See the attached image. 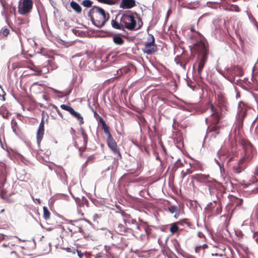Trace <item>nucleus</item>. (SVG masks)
Segmentation results:
<instances>
[{"label": "nucleus", "mask_w": 258, "mask_h": 258, "mask_svg": "<svg viewBox=\"0 0 258 258\" xmlns=\"http://www.w3.org/2000/svg\"><path fill=\"white\" fill-rule=\"evenodd\" d=\"M168 211L172 214L179 211L178 208L176 206H171L168 207Z\"/></svg>", "instance_id": "nucleus-40"}, {"label": "nucleus", "mask_w": 258, "mask_h": 258, "mask_svg": "<svg viewBox=\"0 0 258 258\" xmlns=\"http://www.w3.org/2000/svg\"><path fill=\"white\" fill-rule=\"evenodd\" d=\"M116 231L118 234L122 235L132 234L133 232V230L131 228L126 227L125 224L124 225L121 223L118 224L116 228Z\"/></svg>", "instance_id": "nucleus-18"}, {"label": "nucleus", "mask_w": 258, "mask_h": 258, "mask_svg": "<svg viewBox=\"0 0 258 258\" xmlns=\"http://www.w3.org/2000/svg\"><path fill=\"white\" fill-rule=\"evenodd\" d=\"M119 215L122 217L124 223L126 225V223H131L132 224L135 225L138 229H140V226L138 224V223L136 219L132 218L130 215L126 213L123 211H120L117 212Z\"/></svg>", "instance_id": "nucleus-13"}, {"label": "nucleus", "mask_w": 258, "mask_h": 258, "mask_svg": "<svg viewBox=\"0 0 258 258\" xmlns=\"http://www.w3.org/2000/svg\"><path fill=\"white\" fill-rule=\"evenodd\" d=\"M102 128L104 131V133L107 135V137H108L109 136H111V135L109 131V127L107 126V125L106 124V123H104L101 124Z\"/></svg>", "instance_id": "nucleus-36"}, {"label": "nucleus", "mask_w": 258, "mask_h": 258, "mask_svg": "<svg viewBox=\"0 0 258 258\" xmlns=\"http://www.w3.org/2000/svg\"><path fill=\"white\" fill-rule=\"evenodd\" d=\"M11 126L13 131H15L17 127V122L14 119L11 120Z\"/></svg>", "instance_id": "nucleus-44"}, {"label": "nucleus", "mask_w": 258, "mask_h": 258, "mask_svg": "<svg viewBox=\"0 0 258 258\" xmlns=\"http://www.w3.org/2000/svg\"><path fill=\"white\" fill-rule=\"evenodd\" d=\"M201 246H202V248H203V249H205L208 248V245L206 244H204L203 245H201Z\"/></svg>", "instance_id": "nucleus-60"}, {"label": "nucleus", "mask_w": 258, "mask_h": 258, "mask_svg": "<svg viewBox=\"0 0 258 258\" xmlns=\"http://www.w3.org/2000/svg\"><path fill=\"white\" fill-rule=\"evenodd\" d=\"M21 68H28L35 72V75L40 76L42 72L46 74L49 70H53L57 68L53 57L46 55H41L39 59L38 66L34 65L33 62L27 59L21 60L19 61Z\"/></svg>", "instance_id": "nucleus-1"}, {"label": "nucleus", "mask_w": 258, "mask_h": 258, "mask_svg": "<svg viewBox=\"0 0 258 258\" xmlns=\"http://www.w3.org/2000/svg\"><path fill=\"white\" fill-rule=\"evenodd\" d=\"M216 99L217 103V106L219 108H216L220 113L222 115L226 111L229 109L228 103L225 97L222 93L219 92L216 96Z\"/></svg>", "instance_id": "nucleus-7"}, {"label": "nucleus", "mask_w": 258, "mask_h": 258, "mask_svg": "<svg viewBox=\"0 0 258 258\" xmlns=\"http://www.w3.org/2000/svg\"><path fill=\"white\" fill-rule=\"evenodd\" d=\"M0 114L5 118H8L11 115V113L5 107H1L0 108Z\"/></svg>", "instance_id": "nucleus-31"}, {"label": "nucleus", "mask_w": 258, "mask_h": 258, "mask_svg": "<svg viewBox=\"0 0 258 258\" xmlns=\"http://www.w3.org/2000/svg\"><path fill=\"white\" fill-rule=\"evenodd\" d=\"M209 105L212 113L211 115V118L209 120V122H211V124H213V126H209L207 128V132L210 133L217 131L218 127L216 125L219 123L221 118V114L213 103L210 102Z\"/></svg>", "instance_id": "nucleus-5"}, {"label": "nucleus", "mask_w": 258, "mask_h": 258, "mask_svg": "<svg viewBox=\"0 0 258 258\" xmlns=\"http://www.w3.org/2000/svg\"><path fill=\"white\" fill-rule=\"evenodd\" d=\"M179 227L176 223H174L171 224L170 228V231L172 234H174L178 231Z\"/></svg>", "instance_id": "nucleus-35"}, {"label": "nucleus", "mask_w": 258, "mask_h": 258, "mask_svg": "<svg viewBox=\"0 0 258 258\" xmlns=\"http://www.w3.org/2000/svg\"><path fill=\"white\" fill-rule=\"evenodd\" d=\"M10 258H17L16 252L11 251L10 254Z\"/></svg>", "instance_id": "nucleus-49"}, {"label": "nucleus", "mask_w": 258, "mask_h": 258, "mask_svg": "<svg viewBox=\"0 0 258 258\" xmlns=\"http://www.w3.org/2000/svg\"><path fill=\"white\" fill-rule=\"evenodd\" d=\"M3 93H4V94H3V95H2L1 94H0V98H1V97H2V100L3 101H5V95H6V93H5L4 91H3Z\"/></svg>", "instance_id": "nucleus-58"}, {"label": "nucleus", "mask_w": 258, "mask_h": 258, "mask_svg": "<svg viewBox=\"0 0 258 258\" xmlns=\"http://www.w3.org/2000/svg\"><path fill=\"white\" fill-rule=\"evenodd\" d=\"M10 33V30L6 28H3L0 30V39L7 37Z\"/></svg>", "instance_id": "nucleus-30"}, {"label": "nucleus", "mask_w": 258, "mask_h": 258, "mask_svg": "<svg viewBox=\"0 0 258 258\" xmlns=\"http://www.w3.org/2000/svg\"><path fill=\"white\" fill-rule=\"evenodd\" d=\"M238 142L244 153L243 156L240 159V163L248 164L255 156L256 151L254 146L248 140L241 138Z\"/></svg>", "instance_id": "nucleus-4"}, {"label": "nucleus", "mask_w": 258, "mask_h": 258, "mask_svg": "<svg viewBox=\"0 0 258 258\" xmlns=\"http://www.w3.org/2000/svg\"><path fill=\"white\" fill-rule=\"evenodd\" d=\"M193 179L200 182H209L211 181V177L208 174H196L192 176Z\"/></svg>", "instance_id": "nucleus-21"}, {"label": "nucleus", "mask_w": 258, "mask_h": 258, "mask_svg": "<svg viewBox=\"0 0 258 258\" xmlns=\"http://www.w3.org/2000/svg\"><path fill=\"white\" fill-rule=\"evenodd\" d=\"M33 7L32 0H22L19 3L18 10L19 13L22 15H27L31 11Z\"/></svg>", "instance_id": "nucleus-8"}, {"label": "nucleus", "mask_w": 258, "mask_h": 258, "mask_svg": "<svg viewBox=\"0 0 258 258\" xmlns=\"http://www.w3.org/2000/svg\"><path fill=\"white\" fill-rule=\"evenodd\" d=\"M51 106L56 110L59 116L61 118H63V115L61 113V112L60 111L58 107L54 104H51Z\"/></svg>", "instance_id": "nucleus-43"}, {"label": "nucleus", "mask_w": 258, "mask_h": 258, "mask_svg": "<svg viewBox=\"0 0 258 258\" xmlns=\"http://www.w3.org/2000/svg\"><path fill=\"white\" fill-rule=\"evenodd\" d=\"M5 209H4H4H1V211H0V213H2L4 212H5Z\"/></svg>", "instance_id": "nucleus-63"}, {"label": "nucleus", "mask_w": 258, "mask_h": 258, "mask_svg": "<svg viewBox=\"0 0 258 258\" xmlns=\"http://www.w3.org/2000/svg\"><path fill=\"white\" fill-rule=\"evenodd\" d=\"M194 56L192 55L188 56L186 54L183 53L182 55L178 58L176 57L175 58V60L177 63H180L181 66H182L184 68H185V66L190 59H192Z\"/></svg>", "instance_id": "nucleus-15"}, {"label": "nucleus", "mask_w": 258, "mask_h": 258, "mask_svg": "<svg viewBox=\"0 0 258 258\" xmlns=\"http://www.w3.org/2000/svg\"><path fill=\"white\" fill-rule=\"evenodd\" d=\"M186 258H196V257H194V256H192V255H188V256L186 257Z\"/></svg>", "instance_id": "nucleus-62"}, {"label": "nucleus", "mask_w": 258, "mask_h": 258, "mask_svg": "<svg viewBox=\"0 0 258 258\" xmlns=\"http://www.w3.org/2000/svg\"><path fill=\"white\" fill-rule=\"evenodd\" d=\"M193 50L198 53L197 76L202 79V71L208 59L209 45L207 42H204L201 40L194 43Z\"/></svg>", "instance_id": "nucleus-2"}, {"label": "nucleus", "mask_w": 258, "mask_h": 258, "mask_svg": "<svg viewBox=\"0 0 258 258\" xmlns=\"http://www.w3.org/2000/svg\"><path fill=\"white\" fill-rule=\"evenodd\" d=\"M67 250L68 252H72L73 254H75L76 253V249H72L71 248H67Z\"/></svg>", "instance_id": "nucleus-51"}, {"label": "nucleus", "mask_w": 258, "mask_h": 258, "mask_svg": "<svg viewBox=\"0 0 258 258\" xmlns=\"http://www.w3.org/2000/svg\"><path fill=\"white\" fill-rule=\"evenodd\" d=\"M107 142L108 147L110 148L112 152L115 154H118L120 157L121 154L120 153L119 150L118 149L117 143L113 139L112 136L107 138Z\"/></svg>", "instance_id": "nucleus-16"}, {"label": "nucleus", "mask_w": 258, "mask_h": 258, "mask_svg": "<svg viewBox=\"0 0 258 258\" xmlns=\"http://www.w3.org/2000/svg\"><path fill=\"white\" fill-rule=\"evenodd\" d=\"M78 212L79 213H80L82 215H83V213L82 212L81 210H78Z\"/></svg>", "instance_id": "nucleus-64"}, {"label": "nucleus", "mask_w": 258, "mask_h": 258, "mask_svg": "<svg viewBox=\"0 0 258 258\" xmlns=\"http://www.w3.org/2000/svg\"><path fill=\"white\" fill-rule=\"evenodd\" d=\"M97 120L99 121V122L101 123V124L105 122V121L104 120V119L102 118V117L100 116Z\"/></svg>", "instance_id": "nucleus-53"}, {"label": "nucleus", "mask_w": 258, "mask_h": 258, "mask_svg": "<svg viewBox=\"0 0 258 258\" xmlns=\"http://www.w3.org/2000/svg\"><path fill=\"white\" fill-rule=\"evenodd\" d=\"M255 133L258 135V126H257L255 129Z\"/></svg>", "instance_id": "nucleus-61"}, {"label": "nucleus", "mask_w": 258, "mask_h": 258, "mask_svg": "<svg viewBox=\"0 0 258 258\" xmlns=\"http://www.w3.org/2000/svg\"><path fill=\"white\" fill-rule=\"evenodd\" d=\"M202 248L201 245L197 246L195 247V251L196 252H199Z\"/></svg>", "instance_id": "nucleus-54"}, {"label": "nucleus", "mask_w": 258, "mask_h": 258, "mask_svg": "<svg viewBox=\"0 0 258 258\" xmlns=\"http://www.w3.org/2000/svg\"><path fill=\"white\" fill-rule=\"evenodd\" d=\"M93 112L94 117L96 118V119H98V118L100 117V115L95 111H93Z\"/></svg>", "instance_id": "nucleus-56"}, {"label": "nucleus", "mask_w": 258, "mask_h": 258, "mask_svg": "<svg viewBox=\"0 0 258 258\" xmlns=\"http://www.w3.org/2000/svg\"><path fill=\"white\" fill-rule=\"evenodd\" d=\"M44 134V121L43 118H42L41 121L39 124L38 128L36 133V138L37 144L39 145Z\"/></svg>", "instance_id": "nucleus-17"}, {"label": "nucleus", "mask_w": 258, "mask_h": 258, "mask_svg": "<svg viewBox=\"0 0 258 258\" xmlns=\"http://www.w3.org/2000/svg\"><path fill=\"white\" fill-rule=\"evenodd\" d=\"M228 162H230L233 160L234 156H228Z\"/></svg>", "instance_id": "nucleus-59"}, {"label": "nucleus", "mask_w": 258, "mask_h": 258, "mask_svg": "<svg viewBox=\"0 0 258 258\" xmlns=\"http://www.w3.org/2000/svg\"><path fill=\"white\" fill-rule=\"evenodd\" d=\"M43 217L45 220H48L50 219V213L48 210L47 208L46 207H43Z\"/></svg>", "instance_id": "nucleus-32"}, {"label": "nucleus", "mask_w": 258, "mask_h": 258, "mask_svg": "<svg viewBox=\"0 0 258 258\" xmlns=\"http://www.w3.org/2000/svg\"><path fill=\"white\" fill-rule=\"evenodd\" d=\"M80 132H81V135H82L83 139V143L82 144H81L80 146H79L78 144H77L76 145V146H77V147L79 149V151L80 152V156L81 157H82L83 153L85 151V150L87 148V143H88V137L87 133H86L85 130H84V128L83 127L80 128Z\"/></svg>", "instance_id": "nucleus-11"}, {"label": "nucleus", "mask_w": 258, "mask_h": 258, "mask_svg": "<svg viewBox=\"0 0 258 258\" xmlns=\"http://www.w3.org/2000/svg\"><path fill=\"white\" fill-rule=\"evenodd\" d=\"M77 252L80 258H82L83 257V253L81 252V250H77Z\"/></svg>", "instance_id": "nucleus-52"}, {"label": "nucleus", "mask_w": 258, "mask_h": 258, "mask_svg": "<svg viewBox=\"0 0 258 258\" xmlns=\"http://www.w3.org/2000/svg\"><path fill=\"white\" fill-rule=\"evenodd\" d=\"M139 165L138 166V167H137V170L134 173V172H130L128 173L127 174V175H133L134 176H137L139 174H140V172H139Z\"/></svg>", "instance_id": "nucleus-46"}, {"label": "nucleus", "mask_w": 258, "mask_h": 258, "mask_svg": "<svg viewBox=\"0 0 258 258\" xmlns=\"http://www.w3.org/2000/svg\"><path fill=\"white\" fill-rule=\"evenodd\" d=\"M207 208L211 211L212 214L215 215L221 214L222 211L221 204L219 202L214 201L213 203H210Z\"/></svg>", "instance_id": "nucleus-14"}, {"label": "nucleus", "mask_w": 258, "mask_h": 258, "mask_svg": "<svg viewBox=\"0 0 258 258\" xmlns=\"http://www.w3.org/2000/svg\"><path fill=\"white\" fill-rule=\"evenodd\" d=\"M246 164L245 163H240V160L236 165L232 167L233 171L237 174L240 173L245 168Z\"/></svg>", "instance_id": "nucleus-25"}, {"label": "nucleus", "mask_w": 258, "mask_h": 258, "mask_svg": "<svg viewBox=\"0 0 258 258\" xmlns=\"http://www.w3.org/2000/svg\"><path fill=\"white\" fill-rule=\"evenodd\" d=\"M76 202L80 207L83 206L85 204H86L87 207L88 206L89 202L86 198H83L81 202H79L78 201Z\"/></svg>", "instance_id": "nucleus-39"}, {"label": "nucleus", "mask_w": 258, "mask_h": 258, "mask_svg": "<svg viewBox=\"0 0 258 258\" xmlns=\"http://www.w3.org/2000/svg\"><path fill=\"white\" fill-rule=\"evenodd\" d=\"M145 231L148 236L151 234L152 229L149 227H146L145 228Z\"/></svg>", "instance_id": "nucleus-47"}, {"label": "nucleus", "mask_w": 258, "mask_h": 258, "mask_svg": "<svg viewBox=\"0 0 258 258\" xmlns=\"http://www.w3.org/2000/svg\"><path fill=\"white\" fill-rule=\"evenodd\" d=\"M80 231L86 238H91V239H93L94 238V236L92 235V228L90 225L80 228Z\"/></svg>", "instance_id": "nucleus-19"}, {"label": "nucleus", "mask_w": 258, "mask_h": 258, "mask_svg": "<svg viewBox=\"0 0 258 258\" xmlns=\"http://www.w3.org/2000/svg\"><path fill=\"white\" fill-rule=\"evenodd\" d=\"M92 23L99 28H102L109 19V14L104 9L99 7L94 6L88 13Z\"/></svg>", "instance_id": "nucleus-3"}, {"label": "nucleus", "mask_w": 258, "mask_h": 258, "mask_svg": "<svg viewBox=\"0 0 258 258\" xmlns=\"http://www.w3.org/2000/svg\"><path fill=\"white\" fill-rule=\"evenodd\" d=\"M142 50L144 53L149 55L154 54L157 51V46L155 43V38L153 35L149 34Z\"/></svg>", "instance_id": "nucleus-6"}, {"label": "nucleus", "mask_w": 258, "mask_h": 258, "mask_svg": "<svg viewBox=\"0 0 258 258\" xmlns=\"http://www.w3.org/2000/svg\"><path fill=\"white\" fill-rule=\"evenodd\" d=\"M177 1L179 2L180 6L188 9H192L197 5L195 2L192 1L187 0H177Z\"/></svg>", "instance_id": "nucleus-24"}, {"label": "nucleus", "mask_w": 258, "mask_h": 258, "mask_svg": "<svg viewBox=\"0 0 258 258\" xmlns=\"http://www.w3.org/2000/svg\"><path fill=\"white\" fill-rule=\"evenodd\" d=\"M130 71V69L127 67H124L121 69H120L118 72H120V74L121 75L127 74L129 71Z\"/></svg>", "instance_id": "nucleus-42"}, {"label": "nucleus", "mask_w": 258, "mask_h": 258, "mask_svg": "<svg viewBox=\"0 0 258 258\" xmlns=\"http://www.w3.org/2000/svg\"><path fill=\"white\" fill-rule=\"evenodd\" d=\"M92 4L93 2L90 0H85L83 1L81 3L82 5L86 8H90L92 7Z\"/></svg>", "instance_id": "nucleus-37"}, {"label": "nucleus", "mask_w": 258, "mask_h": 258, "mask_svg": "<svg viewBox=\"0 0 258 258\" xmlns=\"http://www.w3.org/2000/svg\"><path fill=\"white\" fill-rule=\"evenodd\" d=\"M20 66L19 61L14 62L12 64V67H13V69L21 68L20 66Z\"/></svg>", "instance_id": "nucleus-48"}, {"label": "nucleus", "mask_w": 258, "mask_h": 258, "mask_svg": "<svg viewBox=\"0 0 258 258\" xmlns=\"http://www.w3.org/2000/svg\"><path fill=\"white\" fill-rule=\"evenodd\" d=\"M190 29L191 32H195L189 36V38L192 43V49H194V43H196L198 41L202 40L204 42H205L202 38V36L199 32H196L194 27H191Z\"/></svg>", "instance_id": "nucleus-22"}, {"label": "nucleus", "mask_w": 258, "mask_h": 258, "mask_svg": "<svg viewBox=\"0 0 258 258\" xmlns=\"http://www.w3.org/2000/svg\"><path fill=\"white\" fill-rule=\"evenodd\" d=\"M60 107L61 109L68 111L73 116L77 118L79 120L80 124L84 123L83 116L79 113L76 111L72 107L66 104H61Z\"/></svg>", "instance_id": "nucleus-12"}, {"label": "nucleus", "mask_w": 258, "mask_h": 258, "mask_svg": "<svg viewBox=\"0 0 258 258\" xmlns=\"http://www.w3.org/2000/svg\"><path fill=\"white\" fill-rule=\"evenodd\" d=\"M178 223L181 225H184L185 224H186L188 227H190L191 226V223L187 219H182L179 221Z\"/></svg>", "instance_id": "nucleus-38"}, {"label": "nucleus", "mask_w": 258, "mask_h": 258, "mask_svg": "<svg viewBox=\"0 0 258 258\" xmlns=\"http://www.w3.org/2000/svg\"><path fill=\"white\" fill-rule=\"evenodd\" d=\"M118 52H111L107 54L105 57V60L109 62H112L115 61Z\"/></svg>", "instance_id": "nucleus-26"}, {"label": "nucleus", "mask_w": 258, "mask_h": 258, "mask_svg": "<svg viewBox=\"0 0 258 258\" xmlns=\"http://www.w3.org/2000/svg\"><path fill=\"white\" fill-rule=\"evenodd\" d=\"M181 174L182 178H184L187 175V174H186V172L184 171L183 170H182L181 171Z\"/></svg>", "instance_id": "nucleus-57"}, {"label": "nucleus", "mask_w": 258, "mask_h": 258, "mask_svg": "<svg viewBox=\"0 0 258 258\" xmlns=\"http://www.w3.org/2000/svg\"><path fill=\"white\" fill-rule=\"evenodd\" d=\"M172 243L176 251L178 253H181L182 249L179 242L176 239H174L172 240Z\"/></svg>", "instance_id": "nucleus-33"}, {"label": "nucleus", "mask_w": 258, "mask_h": 258, "mask_svg": "<svg viewBox=\"0 0 258 258\" xmlns=\"http://www.w3.org/2000/svg\"><path fill=\"white\" fill-rule=\"evenodd\" d=\"M184 166L183 163L181 162L180 159H178L173 164L172 167V171L173 172L176 171L179 168L183 167Z\"/></svg>", "instance_id": "nucleus-28"}, {"label": "nucleus", "mask_w": 258, "mask_h": 258, "mask_svg": "<svg viewBox=\"0 0 258 258\" xmlns=\"http://www.w3.org/2000/svg\"><path fill=\"white\" fill-rule=\"evenodd\" d=\"M71 7L78 14L82 12V8L80 6L74 1H72L70 3Z\"/></svg>", "instance_id": "nucleus-27"}, {"label": "nucleus", "mask_w": 258, "mask_h": 258, "mask_svg": "<svg viewBox=\"0 0 258 258\" xmlns=\"http://www.w3.org/2000/svg\"><path fill=\"white\" fill-rule=\"evenodd\" d=\"M121 22L123 25V28L130 30H134L136 26V21L135 17L132 15L124 14L121 16Z\"/></svg>", "instance_id": "nucleus-9"}, {"label": "nucleus", "mask_w": 258, "mask_h": 258, "mask_svg": "<svg viewBox=\"0 0 258 258\" xmlns=\"http://www.w3.org/2000/svg\"><path fill=\"white\" fill-rule=\"evenodd\" d=\"M249 107L242 101L238 104V111L237 114V119L240 125L242 126L243 121L246 116V111Z\"/></svg>", "instance_id": "nucleus-10"}, {"label": "nucleus", "mask_w": 258, "mask_h": 258, "mask_svg": "<svg viewBox=\"0 0 258 258\" xmlns=\"http://www.w3.org/2000/svg\"><path fill=\"white\" fill-rule=\"evenodd\" d=\"M194 171V170L191 167L186 170V174H190L192 173Z\"/></svg>", "instance_id": "nucleus-50"}, {"label": "nucleus", "mask_w": 258, "mask_h": 258, "mask_svg": "<svg viewBox=\"0 0 258 258\" xmlns=\"http://www.w3.org/2000/svg\"><path fill=\"white\" fill-rule=\"evenodd\" d=\"M136 6V1L135 0H122L120 7L122 9H129Z\"/></svg>", "instance_id": "nucleus-23"}, {"label": "nucleus", "mask_w": 258, "mask_h": 258, "mask_svg": "<svg viewBox=\"0 0 258 258\" xmlns=\"http://www.w3.org/2000/svg\"><path fill=\"white\" fill-rule=\"evenodd\" d=\"M111 25L112 27L115 29L118 30H123V25L122 24V22L120 21V23H118L116 20H112L111 21Z\"/></svg>", "instance_id": "nucleus-29"}, {"label": "nucleus", "mask_w": 258, "mask_h": 258, "mask_svg": "<svg viewBox=\"0 0 258 258\" xmlns=\"http://www.w3.org/2000/svg\"><path fill=\"white\" fill-rule=\"evenodd\" d=\"M0 3L3 8V9L6 10L8 8V4L6 2V0H0Z\"/></svg>", "instance_id": "nucleus-45"}, {"label": "nucleus", "mask_w": 258, "mask_h": 258, "mask_svg": "<svg viewBox=\"0 0 258 258\" xmlns=\"http://www.w3.org/2000/svg\"><path fill=\"white\" fill-rule=\"evenodd\" d=\"M113 42L117 45H122L124 43V40L120 36H115L113 37Z\"/></svg>", "instance_id": "nucleus-34"}, {"label": "nucleus", "mask_w": 258, "mask_h": 258, "mask_svg": "<svg viewBox=\"0 0 258 258\" xmlns=\"http://www.w3.org/2000/svg\"><path fill=\"white\" fill-rule=\"evenodd\" d=\"M230 11H235L236 12H239L240 10L237 5H231L230 8L229 9Z\"/></svg>", "instance_id": "nucleus-41"}, {"label": "nucleus", "mask_w": 258, "mask_h": 258, "mask_svg": "<svg viewBox=\"0 0 258 258\" xmlns=\"http://www.w3.org/2000/svg\"><path fill=\"white\" fill-rule=\"evenodd\" d=\"M100 3H102L107 4H110L111 3L110 1L109 0H102Z\"/></svg>", "instance_id": "nucleus-55"}, {"label": "nucleus", "mask_w": 258, "mask_h": 258, "mask_svg": "<svg viewBox=\"0 0 258 258\" xmlns=\"http://www.w3.org/2000/svg\"><path fill=\"white\" fill-rule=\"evenodd\" d=\"M191 161L189 163L190 167L193 169L194 171H203L204 167L202 163L198 160L190 157Z\"/></svg>", "instance_id": "nucleus-20"}]
</instances>
